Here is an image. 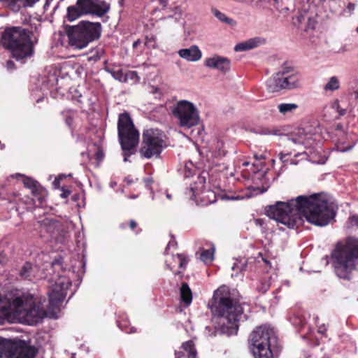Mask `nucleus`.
Masks as SVG:
<instances>
[{
    "label": "nucleus",
    "mask_w": 358,
    "mask_h": 358,
    "mask_svg": "<svg viewBox=\"0 0 358 358\" xmlns=\"http://www.w3.org/2000/svg\"><path fill=\"white\" fill-rule=\"evenodd\" d=\"M74 273L69 270H62L53 278L54 283L48 291L49 306L46 311L29 293L15 289L5 295L0 294V324L17 320L21 322L34 325L43 317L50 315L57 317L67 291L71 285V278Z\"/></svg>",
    "instance_id": "f257e3e1"
},
{
    "label": "nucleus",
    "mask_w": 358,
    "mask_h": 358,
    "mask_svg": "<svg viewBox=\"0 0 358 358\" xmlns=\"http://www.w3.org/2000/svg\"><path fill=\"white\" fill-rule=\"evenodd\" d=\"M266 215L289 229L298 227L303 217L316 226L324 227L334 220L336 208L326 196H299L287 202L277 201L265 209Z\"/></svg>",
    "instance_id": "f03ea898"
},
{
    "label": "nucleus",
    "mask_w": 358,
    "mask_h": 358,
    "mask_svg": "<svg viewBox=\"0 0 358 358\" xmlns=\"http://www.w3.org/2000/svg\"><path fill=\"white\" fill-rule=\"evenodd\" d=\"M213 301V322L215 332L228 336L236 334L243 308L234 294L227 286L223 285L214 292Z\"/></svg>",
    "instance_id": "7ed1b4c3"
},
{
    "label": "nucleus",
    "mask_w": 358,
    "mask_h": 358,
    "mask_svg": "<svg viewBox=\"0 0 358 358\" xmlns=\"http://www.w3.org/2000/svg\"><path fill=\"white\" fill-rule=\"evenodd\" d=\"M331 259L337 276L349 280L358 265V239L349 238L343 247L333 251Z\"/></svg>",
    "instance_id": "20e7f679"
},
{
    "label": "nucleus",
    "mask_w": 358,
    "mask_h": 358,
    "mask_svg": "<svg viewBox=\"0 0 358 358\" xmlns=\"http://www.w3.org/2000/svg\"><path fill=\"white\" fill-rule=\"evenodd\" d=\"M31 34L30 31L21 27H8L1 38V43L10 50L13 57L17 60L30 57L34 53Z\"/></svg>",
    "instance_id": "39448f33"
},
{
    "label": "nucleus",
    "mask_w": 358,
    "mask_h": 358,
    "mask_svg": "<svg viewBox=\"0 0 358 358\" xmlns=\"http://www.w3.org/2000/svg\"><path fill=\"white\" fill-rule=\"evenodd\" d=\"M277 337L268 325L257 327L250 336V348L255 358H273Z\"/></svg>",
    "instance_id": "423d86ee"
},
{
    "label": "nucleus",
    "mask_w": 358,
    "mask_h": 358,
    "mask_svg": "<svg viewBox=\"0 0 358 358\" xmlns=\"http://www.w3.org/2000/svg\"><path fill=\"white\" fill-rule=\"evenodd\" d=\"M117 133L120 143L123 151L124 161L134 154L139 142V132L134 127L130 115L127 113L119 115Z\"/></svg>",
    "instance_id": "0eeeda50"
},
{
    "label": "nucleus",
    "mask_w": 358,
    "mask_h": 358,
    "mask_svg": "<svg viewBox=\"0 0 358 358\" xmlns=\"http://www.w3.org/2000/svg\"><path fill=\"white\" fill-rule=\"evenodd\" d=\"M110 10V4L103 0H77L76 5L67 8L66 19L73 22L87 14L102 17Z\"/></svg>",
    "instance_id": "6e6552de"
},
{
    "label": "nucleus",
    "mask_w": 358,
    "mask_h": 358,
    "mask_svg": "<svg viewBox=\"0 0 358 358\" xmlns=\"http://www.w3.org/2000/svg\"><path fill=\"white\" fill-rule=\"evenodd\" d=\"M172 113L180 127L190 129L200 122L199 111L191 101H178L172 108Z\"/></svg>",
    "instance_id": "1a4fd4ad"
},
{
    "label": "nucleus",
    "mask_w": 358,
    "mask_h": 358,
    "mask_svg": "<svg viewBox=\"0 0 358 358\" xmlns=\"http://www.w3.org/2000/svg\"><path fill=\"white\" fill-rule=\"evenodd\" d=\"M299 76L291 66L284 64L281 69L266 81L270 92H275L282 89H292L299 85Z\"/></svg>",
    "instance_id": "9d476101"
},
{
    "label": "nucleus",
    "mask_w": 358,
    "mask_h": 358,
    "mask_svg": "<svg viewBox=\"0 0 358 358\" xmlns=\"http://www.w3.org/2000/svg\"><path fill=\"white\" fill-rule=\"evenodd\" d=\"M163 134L160 130L150 129L143 134V143L141 154L145 158L158 157L164 147Z\"/></svg>",
    "instance_id": "9b49d317"
},
{
    "label": "nucleus",
    "mask_w": 358,
    "mask_h": 358,
    "mask_svg": "<svg viewBox=\"0 0 358 358\" xmlns=\"http://www.w3.org/2000/svg\"><path fill=\"white\" fill-rule=\"evenodd\" d=\"M36 350L24 343H14L0 337V358H34Z\"/></svg>",
    "instance_id": "f8f14e48"
},
{
    "label": "nucleus",
    "mask_w": 358,
    "mask_h": 358,
    "mask_svg": "<svg viewBox=\"0 0 358 358\" xmlns=\"http://www.w3.org/2000/svg\"><path fill=\"white\" fill-rule=\"evenodd\" d=\"M205 183L206 177L203 176H198L194 184L191 185L189 189L186 192V194L189 196V199L194 201L197 204L200 203L201 205H207L208 203L213 201V200L205 201L203 199L205 195L208 197L210 195L213 197L215 196L213 192L210 191H204Z\"/></svg>",
    "instance_id": "ddd939ff"
},
{
    "label": "nucleus",
    "mask_w": 358,
    "mask_h": 358,
    "mask_svg": "<svg viewBox=\"0 0 358 358\" xmlns=\"http://www.w3.org/2000/svg\"><path fill=\"white\" fill-rule=\"evenodd\" d=\"M77 29L82 32L83 39L85 41V47L101 36V25L99 22H90L82 21L76 25Z\"/></svg>",
    "instance_id": "4468645a"
},
{
    "label": "nucleus",
    "mask_w": 358,
    "mask_h": 358,
    "mask_svg": "<svg viewBox=\"0 0 358 358\" xmlns=\"http://www.w3.org/2000/svg\"><path fill=\"white\" fill-rule=\"evenodd\" d=\"M77 29L82 32L83 39L85 41V47L101 36V25L99 22H90L82 21L76 25Z\"/></svg>",
    "instance_id": "2eb2a0df"
},
{
    "label": "nucleus",
    "mask_w": 358,
    "mask_h": 358,
    "mask_svg": "<svg viewBox=\"0 0 358 358\" xmlns=\"http://www.w3.org/2000/svg\"><path fill=\"white\" fill-rule=\"evenodd\" d=\"M315 134L310 127L297 129L289 138L290 142L299 145H303L305 148H310L315 141Z\"/></svg>",
    "instance_id": "dca6fc26"
},
{
    "label": "nucleus",
    "mask_w": 358,
    "mask_h": 358,
    "mask_svg": "<svg viewBox=\"0 0 358 358\" xmlns=\"http://www.w3.org/2000/svg\"><path fill=\"white\" fill-rule=\"evenodd\" d=\"M176 247V243L175 241H169L165 250V254L166 255L165 260L166 266L171 271H173L176 264H178L180 268H185L188 262L187 257L182 254H177L176 256H174L172 253L169 254L171 248H175Z\"/></svg>",
    "instance_id": "f3484780"
},
{
    "label": "nucleus",
    "mask_w": 358,
    "mask_h": 358,
    "mask_svg": "<svg viewBox=\"0 0 358 358\" xmlns=\"http://www.w3.org/2000/svg\"><path fill=\"white\" fill-rule=\"evenodd\" d=\"M66 34L68 37L69 45L76 50H81L85 48V41L83 39L82 32L76 26H67Z\"/></svg>",
    "instance_id": "a211bd4d"
},
{
    "label": "nucleus",
    "mask_w": 358,
    "mask_h": 358,
    "mask_svg": "<svg viewBox=\"0 0 358 358\" xmlns=\"http://www.w3.org/2000/svg\"><path fill=\"white\" fill-rule=\"evenodd\" d=\"M22 182L26 187L31 189V194L36 197L39 203L45 201L48 192L36 181L27 177H23Z\"/></svg>",
    "instance_id": "6ab92c4d"
},
{
    "label": "nucleus",
    "mask_w": 358,
    "mask_h": 358,
    "mask_svg": "<svg viewBox=\"0 0 358 358\" xmlns=\"http://www.w3.org/2000/svg\"><path fill=\"white\" fill-rule=\"evenodd\" d=\"M205 65L210 69L226 73L230 69V61L224 57L215 55L205 59Z\"/></svg>",
    "instance_id": "aec40b11"
},
{
    "label": "nucleus",
    "mask_w": 358,
    "mask_h": 358,
    "mask_svg": "<svg viewBox=\"0 0 358 358\" xmlns=\"http://www.w3.org/2000/svg\"><path fill=\"white\" fill-rule=\"evenodd\" d=\"M38 222L41 231H45L50 234L51 236H54L59 232L62 227L61 223L58 220L50 216L38 220Z\"/></svg>",
    "instance_id": "412c9836"
},
{
    "label": "nucleus",
    "mask_w": 358,
    "mask_h": 358,
    "mask_svg": "<svg viewBox=\"0 0 358 358\" xmlns=\"http://www.w3.org/2000/svg\"><path fill=\"white\" fill-rule=\"evenodd\" d=\"M197 352L192 341H188L182 344L175 352V358H196Z\"/></svg>",
    "instance_id": "4be33fe9"
},
{
    "label": "nucleus",
    "mask_w": 358,
    "mask_h": 358,
    "mask_svg": "<svg viewBox=\"0 0 358 358\" xmlns=\"http://www.w3.org/2000/svg\"><path fill=\"white\" fill-rule=\"evenodd\" d=\"M178 54L181 58L192 62L200 60L202 57L201 50L195 45L190 46L189 48L179 50Z\"/></svg>",
    "instance_id": "5701e85b"
},
{
    "label": "nucleus",
    "mask_w": 358,
    "mask_h": 358,
    "mask_svg": "<svg viewBox=\"0 0 358 358\" xmlns=\"http://www.w3.org/2000/svg\"><path fill=\"white\" fill-rule=\"evenodd\" d=\"M265 43V39L261 37H255L236 44L234 47L236 52L246 51Z\"/></svg>",
    "instance_id": "b1692460"
},
{
    "label": "nucleus",
    "mask_w": 358,
    "mask_h": 358,
    "mask_svg": "<svg viewBox=\"0 0 358 358\" xmlns=\"http://www.w3.org/2000/svg\"><path fill=\"white\" fill-rule=\"evenodd\" d=\"M13 11H17L21 6H31L39 0H0Z\"/></svg>",
    "instance_id": "393cba45"
},
{
    "label": "nucleus",
    "mask_w": 358,
    "mask_h": 358,
    "mask_svg": "<svg viewBox=\"0 0 358 358\" xmlns=\"http://www.w3.org/2000/svg\"><path fill=\"white\" fill-rule=\"evenodd\" d=\"M37 267L29 263L26 262L20 271V276L24 279L31 280L36 275Z\"/></svg>",
    "instance_id": "a878e982"
},
{
    "label": "nucleus",
    "mask_w": 358,
    "mask_h": 358,
    "mask_svg": "<svg viewBox=\"0 0 358 358\" xmlns=\"http://www.w3.org/2000/svg\"><path fill=\"white\" fill-rule=\"evenodd\" d=\"M16 199L12 201L10 199H3L0 200V214H4L5 211L10 213L13 210L17 211V208L14 203Z\"/></svg>",
    "instance_id": "bb28decb"
},
{
    "label": "nucleus",
    "mask_w": 358,
    "mask_h": 358,
    "mask_svg": "<svg viewBox=\"0 0 358 358\" xmlns=\"http://www.w3.org/2000/svg\"><path fill=\"white\" fill-rule=\"evenodd\" d=\"M298 108L299 106L294 103H280L277 106L279 113L283 115L293 113Z\"/></svg>",
    "instance_id": "cd10ccee"
},
{
    "label": "nucleus",
    "mask_w": 358,
    "mask_h": 358,
    "mask_svg": "<svg viewBox=\"0 0 358 358\" xmlns=\"http://www.w3.org/2000/svg\"><path fill=\"white\" fill-rule=\"evenodd\" d=\"M181 300L186 304L189 305L192 300V291L186 282H183L180 287Z\"/></svg>",
    "instance_id": "c85d7f7f"
},
{
    "label": "nucleus",
    "mask_w": 358,
    "mask_h": 358,
    "mask_svg": "<svg viewBox=\"0 0 358 358\" xmlns=\"http://www.w3.org/2000/svg\"><path fill=\"white\" fill-rule=\"evenodd\" d=\"M213 150L209 151L207 154V157L219 158L225 155V150L223 149V143L217 141L214 147L212 146Z\"/></svg>",
    "instance_id": "c756f323"
},
{
    "label": "nucleus",
    "mask_w": 358,
    "mask_h": 358,
    "mask_svg": "<svg viewBox=\"0 0 358 358\" xmlns=\"http://www.w3.org/2000/svg\"><path fill=\"white\" fill-rule=\"evenodd\" d=\"M215 247L210 246L208 249H204L202 250L200 255L201 260L206 264H210L214 259Z\"/></svg>",
    "instance_id": "7c9ffc66"
},
{
    "label": "nucleus",
    "mask_w": 358,
    "mask_h": 358,
    "mask_svg": "<svg viewBox=\"0 0 358 358\" xmlns=\"http://www.w3.org/2000/svg\"><path fill=\"white\" fill-rule=\"evenodd\" d=\"M212 12L213 15L222 22L227 24L231 26H235L236 24V22L229 17H227L224 13L220 12L217 9H213Z\"/></svg>",
    "instance_id": "2f4dec72"
},
{
    "label": "nucleus",
    "mask_w": 358,
    "mask_h": 358,
    "mask_svg": "<svg viewBox=\"0 0 358 358\" xmlns=\"http://www.w3.org/2000/svg\"><path fill=\"white\" fill-rule=\"evenodd\" d=\"M340 81L336 76H332L324 87V90L327 92H334L340 88Z\"/></svg>",
    "instance_id": "473e14b6"
},
{
    "label": "nucleus",
    "mask_w": 358,
    "mask_h": 358,
    "mask_svg": "<svg viewBox=\"0 0 358 358\" xmlns=\"http://www.w3.org/2000/svg\"><path fill=\"white\" fill-rule=\"evenodd\" d=\"M111 76L117 80L125 81V77L122 69H118L117 70L108 69L107 70Z\"/></svg>",
    "instance_id": "72a5a7b5"
},
{
    "label": "nucleus",
    "mask_w": 358,
    "mask_h": 358,
    "mask_svg": "<svg viewBox=\"0 0 358 358\" xmlns=\"http://www.w3.org/2000/svg\"><path fill=\"white\" fill-rule=\"evenodd\" d=\"M64 115L65 117V122L66 124L69 127L71 126L73 123V120L75 116V113L72 110H66L64 112Z\"/></svg>",
    "instance_id": "f704fd0d"
},
{
    "label": "nucleus",
    "mask_w": 358,
    "mask_h": 358,
    "mask_svg": "<svg viewBox=\"0 0 358 358\" xmlns=\"http://www.w3.org/2000/svg\"><path fill=\"white\" fill-rule=\"evenodd\" d=\"M194 172V169L193 164L192 163L187 164L185 166V173H184L185 177H186V178L190 177L191 176H192Z\"/></svg>",
    "instance_id": "c9c22d12"
},
{
    "label": "nucleus",
    "mask_w": 358,
    "mask_h": 358,
    "mask_svg": "<svg viewBox=\"0 0 358 358\" xmlns=\"http://www.w3.org/2000/svg\"><path fill=\"white\" fill-rule=\"evenodd\" d=\"M316 21L310 17L308 18V25L305 29L306 31H308L309 29H313L315 27Z\"/></svg>",
    "instance_id": "e433bc0d"
},
{
    "label": "nucleus",
    "mask_w": 358,
    "mask_h": 358,
    "mask_svg": "<svg viewBox=\"0 0 358 358\" xmlns=\"http://www.w3.org/2000/svg\"><path fill=\"white\" fill-rule=\"evenodd\" d=\"M94 157L97 162H101L103 158V153L100 148H97V150L94 155Z\"/></svg>",
    "instance_id": "4c0bfd02"
},
{
    "label": "nucleus",
    "mask_w": 358,
    "mask_h": 358,
    "mask_svg": "<svg viewBox=\"0 0 358 358\" xmlns=\"http://www.w3.org/2000/svg\"><path fill=\"white\" fill-rule=\"evenodd\" d=\"M305 20V16L302 14L296 16L294 18V24L295 25H299Z\"/></svg>",
    "instance_id": "58836bf2"
},
{
    "label": "nucleus",
    "mask_w": 358,
    "mask_h": 358,
    "mask_svg": "<svg viewBox=\"0 0 358 358\" xmlns=\"http://www.w3.org/2000/svg\"><path fill=\"white\" fill-rule=\"evenodd\" d=\"M349 222L352 226H358V217L356 215L351 216Z\"/></svg>",
    "instance_id": "ea45409f"
},
{
    "label": "nucleus",
    "mask_w": 358,
    "mask_h": 358,
    "mask_svg": "<svg viewBox=\"0 0 358 358\" xmlns=\"http://www.w3.org/2000/svg\"><path fill=\"white\" fill-rule=\"evenodd\" d=\"M118 327L122 330L124 331L127 334L134 333L136 331L134 327L130 328V329H127V327H124L122 324H118Z\"/></svg>",
    "instance_id": "a19ab883"
},
{
    "label": "nucleus",
    "mask_w": 358,
    "mask_h": 358,
    "mask_svg": "<svg viewBox=\"0 0 358 358\" xmlns=\"http://www.w3.org/2000/svg\"><path fill=\"white\" fill-rule=\"evenodd\" d=\"M71 194V191L68 190V189H62V193L60 194V196L62 198H67Z\"/></svg>",
    "instance_id": "79ce46f5"
},
{
    "label": "nucleus",
    "mask_w": 358,
    "mask_h": 358,
    "mask_svg": "<svg viewBox=\"0 0 358 358\" xmlns=\"http://www.w3.org/2000/svg\"><path fill=\"white\" fill-rule=\"evenodd\" d=\"M6 67L9 70H12L14 69V62L11 60H8L6 63Z\"/></svg>",
    "instance_id": "37998d69"
},
{
    "label": "nucleus",
    "mask_w": 358,
    "mask_h": 358,
    "mask_svg": "<svg viewBox=\"0 0 358 358\" xmlns=\"http://www.w3.org/2000/svg\"><path fill=\"white\" fill-rule=\"evenodd\" d=\"M326 330H327V329H326L325 326H324V325L323 326H318L317 332L319 334H321L323 335L326 332Z\"/></svg>",
    "instance_id": "c03bdc74"
},
{
    "label": "nucleus",
    "mask_w": 358,
    "mask_h": 358,
    "mask_svg": "<svg viewBox=\"0 0 358 358\" xmlns=\"http://www.w3.org/2000/svg\"><path fill=\"white\" fill-rule=\"evenodd\" d=\"M159 3L163 8H165L168 5V0H159Z\"/></svg>",
    "instance_id": "a18cd8bd"
},
{
    "label": "nucleus",
    "mask_w": 358,
    "mask_h": 358,
    "mask_svg": "<svg viewBox=\"0 0 358 358\" xmlns=\"http://www.w3.org/2000/svg\"><path fill=\"white\" fill-rule=\"evenodd\" d=\"M144 182L146 185V186H150L151 183L152 182V179L151 178H147L144 179Z\"/></svg>",
    "instance_id": "49530a36"
},
{
    "label": "nucleus",
    "mask_w": 358,
    "mask_h": 358,
    "mask_svg": "<svg viewBox=\"0 0 358 358\" xmlns=\"http://www.w3.org/2000/svg\"><path fill=\"white\" fill-rule=\"evenodd\" d=\"M129 225H130V227L132 229H134L136 227L137 224H136V222L134 220H131L129 222Z\"/></svg>",
    "instance_id": "de8ad7c7"
},
{
    "label": "nucleus",
    "mask_w": 358,
    "mask_h": 358,
    "mask_svg": "<svg viewBox=\"0 0 358 358\" xmlns=\"http://www.w3.org/2000/svg\"><path fill=\"white\" fill-rule=\"evenodd\" d=\"M6 261V258L5 255H1L0 257V264H4Z\"/></svg>",
    "instance_id": "09e8293b"
},
{
    "label": "nucleus",
    "mask_w": 358,
    "mask_h": 358,
    "mask_svg": "<svg viewBox=\"0 0 358 358\" xmlns=\"http://www.w3.org/2000/svg\"><path fill=\"white\" fill-rule=\"evenodd\" d=\"M352 148V146L348 148H339L338 150L341 151V152H346L349 150H350Z\"/></svg>",
    "instance_id": "8fccbe9b"
},
{
    "label": "nucleus",
    "mask_w": 358,
    "mask_h": 358,
    "mask_svg": "<svg viewBox=\"0 0 358 358\" xmlns=\"http://www.w3.org/2000/svg\"><path fill=\"white\" fill-rule=\"evenodd\" d=\"M255 222H256L257 224L262 225V223H263V220H261V219H257V220H255Z\"/></svg>",
    "instance_id": "3c124183"
},
{
    "label": "nucleus",
    "mask_w": 358,
    "mask_h": 358,
    "mask_svg": "<svg viewBox=\"0 0 358 358\" xmlns=\"http://www.w3.org/2000/svg\"><path fill=\"white\" fill-rule=\"evenodd\" d=\"M139 43H140L139 41H134V43H133V47L134 48H136L138 45Z\"/></svg>",
    "instance_id": "603ef678"
},
{
    "label": "nucleus",
    "mask_w": 358,
    "mask_h": 358,
    "mask_svg": "<svg viewBox=\"0 0 358 358\" xmlns=\"http://www.w3.org/2000/svg\"><path fill=\"white\" fill-rule=\"evenodd\" d=\"M206 330L208 331V334L209 335L213 334V333H211V332H210V327H206Z\"/></svg>",
    "instance_id": "864d4df0"
},
{
    "label": "nucleus",
    "mask_w": 358,
    "mask_h": 358,
    "mask_svg": "<svg viewBox=\"0 0 358 358\" xmlns=\"http://www.w3.org/2000/svg\"><path fill=\"white\" fill-rule=\"evenodd\" d=\"M342 129V125L341 124H338L336 126V129Z\"/></svg>",
    "instance_id": "5fc2aeb1"
},
{
    "label": "nucleus",
    "mask_w": 358,
    "mask_h": 358,
    "mask_svg": "<svg viewBox=\"0 0 358 358\" xmlns=\"http://www.w3.org/2000/svg\"><path fill=\"white\" fill-rule=\"evenodd\" d=\"M237 268L236 264H234V266L231 267L232 270H235Z\"/></svg>",
    "instance_id": "6e6d98bb"
},
{
    "label": "nucleus",
    "mask_w": 358,
    "mask_h": 358,
    "mask_svg": "<svg viewBox=\"0 0 358 358\" xmlns=\"http://www.w3.org/2000/svg\"><path fill=\"white\" fill-rule=\"evenodd\" d=\"M166 197L169 199H171V195L169 193L166 194Z\"/></svg>",
    "instance_id": "4d7b16f0"
},
{
    "label": "nucleus",
    "mask_w": 358,
    "mask_h": 358,
    "mask_svg": "<svg viewBox=\"0 0 358 358\" xmlns=\"http://www.w3.org/2000/svg\"><path fill=\"white\" fill-rule=\"evenodd\" d=\"M15 177L17 178V177H23V176L21 174L17 173L15 175Z\"/></svg>",
    "instance_id": "13d9d810"
},
{
    "label": "nucleus",
    "mask_w": 358,
    "mask_h": 358,
    "mask_svg": "<svg viewBox=\"0 0 358 358\" xmlns=\"http://www.w3.org/2000/svg\"><path fill=\"white\" fill-rule=\"evenodd\" d=\"M310 160H312L313 162L321 163L320 162L315 161V159H313L312 158H310Z\"/></svg>",
    "instance_id": "bf43d9fd"
},
{
    "label": "nucleus",
    "mask_w": 358,
    "mask_h": 358,
    "mask_svg": "<svg viewBox=\"0 0 358 358\" xmlns=\"http://www.w3.org/2000/svg\"><path fill=\"white\" fill-rule=\"evenodd\" d=\"M130 199H135L136 198V196H129Z\"/></svg>",
    "instance_id": "052dcab7"
},
{
    "label": "nucleus",
    "mask_w": 358,
    "mask_h": 358,
    "mask_svg": "<svg viewBox=\"0 0 358 358\" xmlns=\"http://www.w3.org/2000/svg\"><path fill=\"white\" fill-rule=\"evenodd\" d=\"M0 145H1V149H3L4 145L1 144V143L0 142Z\"/></svg>",
    "instance_id": "680f3d73"
},
{
    "label": "nucleus",
    "mask_w": 358,
    "mask_h": 358,
    "mask_svg": "<svg viewBox=\"0 0 358 358\" xmlns=\"http://www.w3.org/2000/svg\"><path fill=\"white\" fill-rule=\"evenodd\" d=\"M55 183H57V182H59L58 180L57 179H55V181H54Z\"/></svg>",
    "instance_id": "e2e57ef3"
},
{
    "label": "nucleus",
    "mask_w": 358,
    "mask_h": 358,
    "mask_svg": "<svg viewBox=\"0 0 358 358\" xmlns=\"http://www.w3.org/2000/svg\"><path fill=\"white\" fill-rule=\"evenodd\" d=\"M303 153L306 155H308V152L307 151H305Z\"/></svg>",
    "instance_id": "0e129e2a"
},
{
    "label": "nucleus",
    "mask_w": 358,
    "mask_h": 358,
    "mask_svg": "<svg viewBox=\"0 0 358 358\" xmlns=\"http://www.w3.org/2000/svg\"><path fill=\"white\" fill-rule=\"evenodd\" d=\"M9 217H10V216H7V215H5V217H4L5 219H8Z\"/></svg>",
    "instance_id": "69168bd1"
},
{
    "label": "nucleus",
    "mask_w": 358,
    "mask_h": 358,
    "mask_svg": "<svg viewBox=\"0 0 358 358\" xmlns=\"http://www.w3.org/2000/svg\"><path fill=\"white\" fill-rule=\"evenodd\" d=\"M304 338H310V336L307 335V336H304Z\"/></svg>",
    "instance_id": "338daca9"
},
{
    "label": "nucleus",
    "mask_w": 358,
    "mask_h": 358,
    "mask_svg": "<svg viewBox=\"0 0 358 358\" xmlns=\"http://www.w3.org/2000/svg\"><path fill=\"white\" fill-rule=\"evenodd\" d=\"M244 165H245V166H247V165H248V162H245V163H244Z\"/></svg>",
    "instance_id": "774afa93"
}]
</instances>
